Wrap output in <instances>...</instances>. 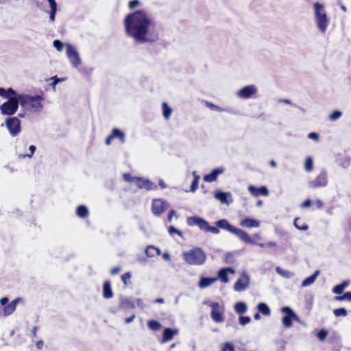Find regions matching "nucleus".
<instances>
[{
    "instance_id": "obj_46",
    "label": "nucleus",
    "mask_w": 351,
    "mask_h": 351,
    "mask_svg": "<svg viewBox=\"0 0 351 351\" xmlns=\"http://www.w3.org/2000/svg\"><path fill=\"white\" fill-rule=\"evenodd\" d=\"M138 177H133L130 173L123 174V179L125 181L128 182H135L137 180Z\"/></svg>"
},
{
    "instance_id": "obj_56",
    "label": "nucleus",
    "mask_w": 351,
    "mask_h": 351,
    "mask_svg": "<svg viewBox=\"0 0 351 351\" xmlns=\"http://www.w3.org/2000/svg\"><path fill=\"white\" fill-rule=\"evenodd\" d=\"M197 187H198V182H197L196 180H193V182L191 184L190 191L191 192H195L197 190Z\"/></svg>"
},
{
    "instance_id": "obj_20",
    "label": "nucleus",
    "mask_w": 351,
    "mask_h": 351,
    "mask_svg": "<svg viewBox=\"0 0 351 351\" xmlns=\"http://www.w3.org/2000/svg\"><path fill=\"white\" fill-rule=\"evenodd\" d=\"M178 333V329L171 328H165L162 332V337L160 341L161 343L167 342L173 339V337Z\"/></svg>"
},
{
    "instance_id": "obj_24",
    "label": "nucleus",
    "mask_w": 351,
    "mask_h": 351,
    "mask_svg": "<svg viewBox=\"0 0 351 351\" xmlns=\"http://www.w3.org/2000/svg\"><path fill=\"white\" fill-rule=\"evenodd\" d=\"M217 280V278L202 277L198 282V286L201 289H205L211 285Z\"/></svg>"
},
{
    "instance_id": "obj_63",
    "label": "nucleus",
    "mask_w": 351,
    "mask_h": 351,
    "mask_svg": "<svg viewBox=\"0 0 351 351\" xmlns=\"http://www.w3.org/2000/svg\"><path fill=\"white\" fill-rule=\"evenodd\" d=\"M335 300L337 301L347 300L346 292L342 295L336 296Z\"/></svg>"
},
{
    "instance_id": "obj_33",
    "label": "nucleus",
    "mask_w": 351,
    "mask_h": 351,
    "mask_svg": "<svg viewBox=\"0 0 351 351\" xmlns=\"http://www.w3.org/2000/svg\"><path fill=\"white\" fill-rule=\"evenodd\" d=\"M257 309L259 313L264 315H269L271 311L268 305L264 302H261L257 305Z\"/></svg>"
},
{
    "instance_id": "obj_55",
    "label": "nucleus",
    "mask_w": 351,
    "mask_h": 351,
    "mask_svg": "<svg viewBox=\"0 0 351 351\" xmlns=\"http://www.w3.org/2000/svg\"><path fill=\"white\" fill-rule=\"evenodd\" d=\"M135 302H136V304H135L136 306H137L141 309H143L145 308V304L141 299H140V298L136 299Z\"/></svg>"
},
{
    "instance_id": "obj_4",
    "label": "nucleus",
    "mask_w": 351,
    "mask_h": 351,
    "mask_svg": "<svg viewBox=\"0 0 351 351\" xmlns=\"http://www.w3.org/2000/svg\"><path fill=\"white\" fill-rule=\"evenodd\" d=\"M216 226L219 228L224 229L236 236L242 241L248 244H255V241L243 230L234 227L226 219H219L215 222Z\"/></svg>"
},
{
    "instance_id": "obj_43",
    "label": "nucleus",
    "mask_w": 351,
    "mask_h": 351,
    "mask_svg": "<svg viewBox=\"0 0 351 351\" xmlns=\"http://www.w3.org/2000/svg\"><path fill=\"white\" fill-rule=\"evenodd\" d=\"M328 331L324 329H321L317 333V337L320 341H324L327 337Z\"/></svg>"
},
{
    "instance_id": "obj_54",
    "label": "nucleus",
    "mask_w": 351,
    "mask_h": 351,
    "mask_svg": "<svg viewBox=\"0 0 351 351\" xmlns=\"http://www.w3.org/2000/svg\"><path fill=\"white\" fill-rule=\"evenodd\" d=\"M130 278L131 274L130 272H126L121 276V280L125 285H127V280L130 279Z\"/></svg>"
},
{
    "instance_id": "obj_47",
    "label": "nucleus",
    "mask_w": 351,
    "mask_h": 351,
    "mask_svg": "<svg viewBox=\"0 0 351 351\" xmlns=\"http://www.w3.org/2000/svg\"><path fill=\"white\" fill-rule=\"evenodd\" d=\"M221 351H234V346L229 342L225 343Z\"/></svg>"
},
{
    "instance_id": "obj_60",
    "label": "nucleus",
    "mask_w": 351,
    "mask_h": 351,
    "mask_svg": "<svg viewBox=\"0 0 351 351\" xmlns=\"http://www.w3.org/2000/svg\"><path fill=\"white\" fill-rule=\"evenodd\" d=\"M50 8L52 10H57V3L56 2V0H47Z\"/></svg>"
},
{
    "instance_id": "obj_64",
    "label": "nucleus",
    "mask_w": 351,
    "mask_h": 351,
    "mask_svg": "<svg viewBox=\"0 0 351 351\" xmlns=\"http://www.w3.org/2000/svg\"><path fill=\"white\" fill-rule=\"evenodd\" d=\"M315 204L317 208L321 209L323 207V202L321 199H317L315 201Z\"/></svg>"
},
{
    "instance_id": "obj_7",
    "label": "nucleus",
    "mask_w": 351,
    "mask_h": 351,
    "mask_svg": "<svg viewBox=\"0 0 351 351\" xmlns=\"http://www.w3.org/2000/svg\"><path fill=\"white\" fill-rule=\"evenodd\" d=\"M328 182V180L327 171L325 169H322L320 173L313 180L309 181L308 182V187L313 189L325 187L327 186Z\"/></svg>"
},
{
    "instance_id": "obj_27",
    "label": "nucleus",
    "mask_w": 351,
    "mask_h": 351,
    "mask_svg": "<svg viewBox=\"0 0 351 351\" xmlns=\"http://www.w3.org/2000/svg\"><path fill=\"white\" fill-rule=\"evenodd\" d=\"M205 105H206V106L207 108H210V110H215V111L227 112H229V113H233V111L230 108H222L220 106H217V105H215V104H213L211 102H209V101H206L205 102Z\"/></svg>"
},
{
    "instance_id": "obj_9",
    "label": "nucleus",
    "mask_w": 351,
    "mask_h": 351,
    "mask_svg": "<svg viewBox=\"0 0 351 351\" xmlns=\"http://www.w3.org/2000/svg\"><path fill=\"white\" fill-rule=\"evenodd\" d=\"M5 123L10 135L13 137L16 136L21 130V121L16 117H8Z\"/></svg>"
},
{
    "instance_id": "obj_22",
    "label": "nucleus",
    "mask_w": 351,
    "mask_h": 351,
    "mask_svg": "<svg viewBox=\"0 0 351 351\" xmlns=\"http://www.w3.org/2000/svg\"><path fill=\"white\" fill-rule=\"evenodd\" d=\"M223 172V168H216L211 171L208 174L204 176V180L208 182H212L217 179V177Z\"/></svg>"
},
{
    "instance_id": "obj_57",
    "label": "nucleus",
    "mask_w": 351,
    "mask_h": 351,
    "mask_svg": "<svg viewBox=\"0 0 351 351\" xmlns=\"http://www.w3.org/2000/svg\"><path fill=\"white\" fill-rule=\"evenodd\" d=\"M57 10L51 9L49 12V20L51 22H53L55 21V16L56 14Z\"/></svg>"
},
{
    "instance_id": "obj_17",
    "label": "nucleus",
    "mask_w": 351,
    "mask_h": 351,
    "mask_svg": "<svg viewBox=\"0 0 351 351\" xmlns=\"http://www.w3.org/2000/svg\"><path fill=\"white\" fill-rule=\"evenodd\" d=\"M214 197L221 204L229 205L233 202L232 195L230 192L218 191L215 193Z\"/></svg>"
},
{
    "instance_id": "obj_1",
    "label": "nucleus",
    "mask_w": 351,
    "mask_h": 351,
    "mask_svg": "<svg viewBox=\"0 0 351 351\" xmlns=\"http://www.w3.org/2000/svg\"><path fill=\"white\" fill-rule=\"evenodd\" d=\"M126 34L137 45L155 43L159 33L156 23L143 10H138L128 14L124 19Z\"/></svg>"
},
{
    "instance_id": "obj_21",
    "label": "nucleus",
    "mask_w": 351,
    "mask_h": 351,
    "mask_svg": "<svg viewBox=\"0 0 351 351\" xmlns=\"http://www.w3.org/2000/svg\"><path fill=\"white\" fill-rule=\"evenodd\" d=\"M248 191L254 196H267L269 195V191L265 186L256 187L254 186L250 185L248 186Z\"/></svg>"
},
{
    "instance_id": "obj_14",
    "label": "nucleus",
    "mask_w": 351,
    "mask_h": 351,
    "mask_svg": "<svg viewBox=\"0 0 351 351\" xmlns=\"http://www.w3.org/2000/svg\"><path fill=\"white\" fill-rule=\"evenodd\" d=\"M167 202L161 199H155L152 202V210L154 215L160 216L167 209Z\"/></svg>"
},
{
    "instance_id": "obj_25",
    "label": "nucleus",
    "mask_w": 351,
    "mask_h": 351,
    "mask_svg": "<svg viewBox=\"0 0 351 351\" xmlns=\"http://www.w3.org/2000/svg\"><path fill=\"white\" fill-rule=\"evenodd\" d=\"M103 297L106 299H110L113 297V293L111 289L110 281H106L103 285Z\"/></svg>"
},
{
    "instance_id": "obj_11",
    "label": "nucleus",
    "mask_w": 351,
    "mask_h": 351,
    "mask_svg": "<svg viewBox=\"0 0 351 351\" xmlns=\"http://www.w3.org/2000/svg\"><path fill=\"white\" fill-rule=\"evenodd\" d=\"M250 281L249 275L245 271H243L241 276L234 283V290L238 292L245 291L249 287Z\"/></svg>"
},
{
    "instance_id": "obj_39",
    "label": "nucleus",
    "mask_w": 351,
    "mask_h": 351,
    "mask_svg": "<svg viewBox=\"0 0 351 351\" xmlns=\"http://www.w3.org/2000/svg\"><path fill=\"white\" fill-rule=\"evenodd\" d=\"M333 313L336 317H345L347 315V310L345 308H339L333 311Z\"/></svg>"
},
{
    "instance_id": "obj_13",
    "label": "nucleus",
    "mask_w": 351,
    "mask_h": 351,
    "mask_svg": "<svg viewBox=\"0 0 351 351\" xmlns=\"http://www.w3.org/2000/svg\"><path fill=\"white\" fill-rule=\"evenodd\" d=\"M257 93V88L254 85H248L241 88L237 93V97L241 99H249Z\"/></svg>"
},
{
    "instance_id": "obj_28",
    "label": "nucleus",
    "mask_w": 351,
    "mask_h": 351,
    "mask_svg": "<svg viewBox=\"0 0 351 351\" xmlns=\"http://www.w3.org/2000/svg\"><path fill=\"white\" fill-rule=\"evenodd\" d=\"M17 93L12 88L5 89L4 88L0 87V96L5 98L9 99L14 95H16Z\"/></svg>"
},
{
    "instance_id": "obj_8",
    "label": "nucleus",
    "mask_w": 351,
    "mask_h": 351,
    "mask_svg": "<svg viewBox=\"0 0 351 351\" xmlns=\"http://www.w3.org/2000/svg\"><path fill=\"white\" fill-rule=\"evenodd\" d=\"M203 304L209 306L212 308L210 317L214 322L220 323L223 321V311L219 309L220 305L218 302L204 300Z\"/></svg>"
},
{
    "instance_id": "obj_29",
    "label": "nucleus",
    "mask_w": 351,
    "mask_h": 351,
    "mask_svg": "<svg viewBox=\"0 0 351 351\" xmlns=\"http://www.w3.org/2000/svg\"><path fill=\"white\" fill-rule=\"evenodd\" d=\"M111 134L114 138H118L122 144L125 143V134L121 130L118 128H114L112 130Z\"/></svg>"
},
{
    "instance_id": "obj_16",
    "label": "nucleus",
    "mask_w": 351,
    "mask_h": 351,
    "mask_svg": "<svg viewBox=\"0 0 351 351\" xmlns=\"http://www.w3.org/2000/svg\"><path fill=\"white\" fill-rule=\"evenodd\" d=\"M281 311L285 314V315L282 319L283 325L286 328H290L293 324V309L289 306H284L281 308Z\"/></svg>"
},
{
    "instance_id": "obj_53",
    "label": "nucleus",
    "mask_w": 351,
    "mask_h": 351,
    "mask_svg": "<svg viewBox=\"0 0 351 351\" xmlns=\"http://www.w3.org/2000/svg\"><path fill=\"white\" fill-rule=\"evenodd\" d=\"M139 5H140V1L138 0H132L129 2V8L131 10L134 9Z\"/></svg>"
},
{
    "instance_id": "obj_2",
    "label": "nucleus",
    "mask_w": 351,
    "mask_h": 351,
    "mask_svg": "<svg viewBox=\"0 0 351 351\" xmlns=\"http://www.w3.org/2000/svg\"><path fill=\"white\" fill-rule=\"evenodd\" d=\"M19 97L20 105L23 108L33 112H38L43 108V105L41 102L44 100V98L41 95L32 96L29 95L19 94Z\"/></svg>"
},
{
    "instance_id": "obj_59",
    "label": "nucleus",
    "mask_w": 351,
    "mask_h": 351,
    "mask_svg": "<svg viewBox=\"0 0 351 351\" xmlns=\"http://www.w3.org/2000/svg\"><path fill=\"white\" fill-rule=\"evenodd\" d=\"M9 303V299L8 297H3L0 299V304L2 306H5Z\"/></svg>"
},
{
    "instance_id": "obj_19",
    "label": "nucleus",
    "mask_w": 351,
    "mask_h": 351,
    "mask_svg": "<svg viewBox=\"0 0 351 351\" xmlns=\"http://www.w3.org/2000/svg\"><path fill=\"white\" fill-rule=\"evenodd\" d=\"M21 300V298H16L14 300H12L11 302L8 303L7 305H5L3 308V316L7 317L12 314L16 308V305L19 304V302Z\"/></svg>"
},
{
    "instance_id": "obj_44",
    "label": "nucleus",
    "mask_w": 351,
    "mask_h": 351,
    "mask_svg": "<svg viewBox=\"0 0 351 351\" xmlns=\"http://www.w3.org/2000/svg\"><path fill=\"white\" fill-rule=\"evenodd\" d=\"M224 261L228 264H233L234 258L231 253H226L224 256Z\"/></svg>"
},
{
    "instance_id": "obj_12",
    "label": "nucleus",
    "mask_w": 351,
    "mask_h": 351,
    "mask_svg": "<svg viewBox=\"0 0 351 351\" xmlns=\"http://www.w3.org/2000/svg\"><path fill=\"white\" fill-rule=\"evenodd\" d=\"M187 224L189 226H197L200 230L206 232L208 222L199 217H189L186 219Z\"/></svg>"
},
{
    "instance_id": "obj_58",
    "label": "nucleus",
    "mask_w": 351,
    "mask_h": 351,
    "mask_svg": "<svg viewBox=\"0 0 351 351\" xmlns=\"http://www.w3.org/2000/svg\"><path fill=\"white\" fill-rule=\"evenodd\" d=\"M308 137L310 139H313L314 141H318L319 140V134L315 132H311L308 134Z\"/></svg>"
},
{
    "instance_id": "obj_34",
    "label": "nucleus",
    "mask_w": 351,
    "mask_h": 351,
    "mask_svg": "<svg viewBox=\"0 0 351 351\" xmlns=\"http://www.w3.org/2000/svg\"><path fill=\"white\" fill-rule=\"evenodd\" d=\"M147 326L150 330L153 331H158L161 328L162 325L157 320L150 319L147 322Z\"/></svg>"
},
{
    "instance_id": "obj_15",
    "label": "nucleus",
    "mask_w": 351,
    "mask_h": 351,
    "mask_svg": "<svg viewBox=\"0 0 351 351\" xmlns=\"http://www.w3.org/2000/svg\"><path fill=\"white\" fill-rule=\"evenodd\" d=\"M136 184L138 189H145L147 191L156 190L158 188L157 185L150 180L142 177L137 178Z\"/></svg>"
},
{
    "instance_id": "obj_45",
    "label": "nucleus",
    "mask_w": 351,
    "mask_h": 351,
    "mask_svg": "<svg viewBox=\"0 0 351 351\" xmlns=\"http://www.w3.org/2000/svg\"><path fill=\"white\" fill-rule=\"evenodd\" d=\"M239 321L241 325L245 326L251 322V318L249 316H240Z\"/></svg>"
},
{
    "instance_id": "obj_10",
    "label": "nucleus",
    "mask_w": 351,
    "mask_h": 351,
    "mask_svg": "<svg viewBox=\"0 0 351 351\" xmlns=\"http://www.w3.org/2000/svg\"><path fill=\"white\" fill-rule=\"evenodd\" d=\"M66 56L73 67L77 68L82 63L79 53L71 45H66Z\"/></svg>"
},
{
    "instance_id": "obj_51",
    "label": "nucleus",
    "mask_w": 351,
    "mask_h": 351,
    "mask_svg": "<svg viewBox=\"0 0 351 351\" xmlns=\"http://www.w3.org/2000/svg\"><path fill=\"white\" fill-rule=\"evenodd\" d=\"M206 232H210L213 234H217L219 233V228H217V226L214 227L208 225Z\"/></svg>"
},
{
    "instance_id": "obj_3",
    "label": "nucleus",
    "mask_w": 351,
    "mask_h": 351,
    "mask_svg": "<svg viewBox=\"0 0 351 351\" xmlns=\"http://www.w3.org/2000/svg\"><path fill=\"white\" fill-rule=\"evenodd\" d=\"M182 258L188 265L200 266L206 263L207 256L201 247H195L183 252Z\"/></svg>"
},
{
    "instance_id": "obj_41",
    "label": "nucleus",
    "mask_w": 351,
    "mask_h": 351,
    "mask_svg": "<svg viewBox=\"0 0 351 351\" xmlns=\"http://www.w3.org/2000/svg\"><path fill=\"white\" fill-rule=\"evenodd\" d=\"M299 217L295 218L293 221L294 226L300 230H307L308 229V226L306 223H304L302 226H300V223H298V221L299 220Z\"/></svg>"
},
{
    "instance_id": "obj_26",
    "label": "nucleus",
    "mask_w": 351,
    "mask_h": 351,
    "mask_svg": "<svg viewBox=\"0 0 351 351\" xmlns=\"http://www.w3.org/2000/svg\"><path fill=\"white\" fill-rule=\"evenodd\" d=\"M319 274V271L316 270L312 275L307 277L302 281V282L301 284L302 287H307V286L312 285L315 281V280Z\"/></svg>"
},
{
    "instance_id": "obj_6",
    "label": "nucleus",
    "mask_w": 351,
    "mask_h": 351,
    "mask_svg": "<svg viewBox=\"0 0 351 351\" xmlns=\"http://www.w3.org/2000/svg\"><path fill=\"white\" fill-rule=\"evenodd\" d=\"M19 93L9 98L7 101L4 102L0 106L1 114L6 115H12L15 114L20 104Z\"/></svg>"
},
{
    "instance_id": "obj_52",
    "label": "nucleus",
    "mask_w": 351,
    "mask_h": 351,
    "mask_svg": "<svg viewBox=\"0 0 351 351\" xmlns=\"http://www.w3.org/2000/svg\"><path fill=\"white\" fill-rule=\"evenodd\" d=\"M36 149V146L32 145L29 147V150L30 152V154H24L22 156L23 158H25V157H29V158H31L32 156L34 154L35 151Z\"/></svg>"
},
{
    "instance_id": "obj_42",
    "label": "nucleus",
    "mask_w": 351,
    "mask_h": 351,
    "mask_svg": "<svg viewBox=\"0 0 351 351\" xmlns=\"http://www.w3.org/2000/svg\"><path fill=\"white\" fill-rule=\"evenodd\" d=\"M53 45L58 51H61L64 47V43L60 40H54Z\"/></svg>"
},
{
    "instance_id": "obj_31",
    "label": "nucleus",
    "mask_w": 351,
    "mask_h": 351,
    "mask_svg": "<svg viewBox=\"0 0 351 351\" xmlns=\"http://www.w3.org/2000/svg\"><path fill=\"white\" fill-rule=\"evenodd\" d=\"M76 215L80 218H86L88 215V208L84 205H80L76 208Z\"/></svg>"
},
{
    "instance_id": "obj_23",
    "label": "nucleus",
    "mask_w": 351,
    "mask_h": 351,
    "mask_svg": "<svg viewBox=\"0 0 351 351\" xmlns=\"http://www.w3.org/2000/svg\"><path fill=\"white\" fill-rule=\"evenodd\" d=\"M240 226L249 228H258L260 226V221L252 218H245L240 222Z\"/></svg>"
},
{
    "instance_id": "obj_35",
    "label": "nucleus",
    "mask_w": 351,
    "mask_h": 351,
    "mask_svg": "<svg viewBox=\"0 0 351 351\" xmlns=\"http://www.w3.org/2000/svg\"><path fill=\"white\" fill-rule=\"evenodd\" d=\"M228 274L225 268H222L218 271L217 273V279H220L223 282L227 283L229 282V278L228 277Z\"/></svg>"
},
{
    "instance_id": "obj_62",
    "label": "nucleus",
    "mask_w": 351,
    "mask_h": 351,
    "mask_svg": "<svg viewBox=\"0 0 351 351\" xmlns=\"http://www.w3.org/2000/svg\"><path fill=\"white\" fill-rule=\"evenodd\" d=\"M311 203H312L311 200L310 199H307L301 204V207L302 208H308L311 206Z\"/></svg>"
},
{
    "instance_id": "obj_30",
    "label": "nucleus",
    "mask_w": 351,
    "mask_h": 351,
    "mask_svg": "<svg viewBox=\"0 0 351 351\" xmlns=\"http://www.w3.org/2000/svg\"><path fill=\"white\" fill-rule=\"evenodd\" d=\"M234 311L237 313L242 315L247 310V304L243 302H238L234 304Z\"/></svg>"
},
{
    "instance_id": "obj_5",
    "label": "nucleus",
    "mask_w": 351,
    "mask_h": 351,
    "mask_svg": "<svg viewBox=\"0 0 351 351\" xmlns=\"http://www.w3.org/2000/svg\"><path fill=\"white\" fill-rule=\"evenodd\" d=\"M313 8L317 27L321 32L324 33L329 24V19L324 6L319 2H315L313 4Z\"/></svg>"
},
{
    "instance_id": "obj_18",
    "label": "nucleus",
    "mask_w": 351,
    "mask_h": 351,
    "mask_svg": "<svg viewBox=\"0 0 351 351\" xmlns=\"http://www.w3.org/2000/svg\"><path fill=\"white\" fill-rule=\"evenodd\" d=\"M136 308L135 302H133L131 299L120 297V302L118 310H110V311L113 313H116L119 310L121 309H134Z\"/></svg>"
},
{
    "instance_id": "obj_61",
    "label": "nucleus",
    "mask_w": 351,
    "mask_h": 351,
    "mask_svg": "<svg viewBox=\"0 0 351 351\" xmlns=\"http://www.w3.org/2000/svg\"><path fill=\"white\" fill-rule=\"evenodd\" d=\"M120 271H121L120 267H114L110 269V274H111V275L114 276V275L119 274L120 272Z\"/></svg>"
},
{
    "instance_id": "obj_48",
    "label": "nucleus",
    "mask_w": 351,
    "mask_h": 351,
    "mask_svg": "<svg viewBox=\"0 0 351 351\" xmlns=\"http://www.w3.org/2000/svg\"><path fill=\"white\" fill-rule=\"evenodd\" d=\"M343 289L341 287V286L340 285V284L339 285H335L333 288H332V292L335 294H338V295H340L343 292Z\"/></svg>"
},
{
    "instance_id": "obj_38",
    "label": "nucleus",
    "mask_w": 351,
    "mask_h": 351,
    "mask_svg": "<svg viewBox=\"0 0 351 351\" xmlns=\"http://www.w3.org/2000/svg\"><path fill=\"white\" fill-rule=\"evenodd\" d=\"M305 171L307 172H311L313 169V158L311 156L307 157L304 164Z\"/></svg>"
},
{
    "instance_id": "obj_37",
    "label": "nucleus",
    "mask_w": 351,
    "mask_h": 351,
    "mask_svg": "<svg viewBox=\"0 0 351 351\" xmlns=\"http://www.w3.org/2000/svg\"><path fill=\"white\" fill-rule=\"evenodd\" d=\"M276 272L282 277L286 278H291L293 276V274L288 270H285L280 268V267H277L276 268Z\"/></svg>"
},
{
    "instance_id": "obj_50",
    "label": "nucleus",
    "mask_w": 351,
    "mask_h": 351,
    "mask_svg": "<svg viewBox=\"0 0 351 351\" xmlns=\"http://www.w3.org/2000/svg\"><path fill=\"white\" fill-rule=\"evenodd\" d=\"M51 80H53V82L51 84L52 87L55 88L57 84L59 82H63L64 80V78H58L57 76L52 77Z\"/></svg>"
},
{
    "instance_id": "obj_49",
    "label": "nucleus",
    "mask_w": 351,
    "mask_h": 351,
    "mask_svg": "<svg viewBox=\"0 0 351 351\" xmlns=\"http://www.w3.org/2000/svg\"><path fill=\"white\" fill-rule=\"evenodd\" d=\"M168 231L170 234L176 233L180 237H182V233L180 230H178L176 228H175L174 226H172L169 227Z\"/></svg>"
},
{
    "instance_id": "obj_32",
    "label": "nucleus",
    "mask_w": 351,
    "mask_h": 351,
    "mask_svg": "<svg viewBox=\"0 0 351 351\" xmlns=\"http://www.w3.org/2000/svg\"><path fill=\"white\" fill-rule=\"evenodd\" d=\"M155 253L156 255H160L161 254V251L159 248L153 245H149L145 249V254L148 257L154 256Z\"/></svg>"
},
{
    "instance_id": "obj_40",
    "label": "nucleus",
    "mask_w": 351,
    "mask_h": 351,
    "mask_svg": "<svg viewBox=\"0 0 351 351\" xmlns=\"http://www.w3.org/2000/svg\"><path fill=\"white\" fill-rule=\"evenodd\" d=\"M342 115V112L339 110H335L333 111L329 117V119L332 121H335L339 119Z\"/></svg>"
},
{
    "instance_id": "obj_36",
    "label": "nucleus",
    "mask_w": 351,
    "mask_h": 351,
    "mask_svg": "<svg viewBox=\"0 0 351 351\" xmlns=\"http://www.w3.org/2000/svg\"><path fill=\"white\" fill-rule=\"evenodd\" d=\"M172 109L166 102L162 103V115L165 119L168 120L171 114Z\"/></svg>"
}]
</instances>
